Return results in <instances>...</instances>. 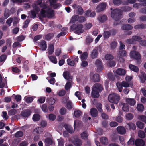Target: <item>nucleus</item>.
<instances>
[{"mask_svg":"<svg viewBox=\"0 0 146 146\" xmlns=\"http://www.w3.org/2000/svg\"><path fill=\"white\" fill-rule=\"evenodd\" d=\"M106 4L105 3H102L99 4L96 8V12H100L103 11L106 8Z\"/></svg>","mask_w":146,"mask_h":146,"instance_id":"nucleus-9","label":"nucleus"},{"mask_svg":"<svg viewBox=\"0 0 146 146\" xmlns=\"http://www.w3.org/2000/svg\"><path fill=\"white\" fill-rule=\"evenodd\" d=\"M105 58L107 60H112L114 58L113 56L110 54H107L105 55Z\"/></svg>","mask_w":146,"mask_h":146,"instance_id":"nucleus-41","label":"nucleus"},{"mask_svg":"<svg viewBox=\"0 0 146 146\" xmlns=\"http://www.w3.org/2000/svg\"><path fill=\"white\" fill-rule=\"evenodd\" d=\"M146 28V25L142 24L134 26V28L135 29H141Z\"/></svg>","mask_w":146,"mask_h":146,"instance_id":"nucleus-34","label":"nucleus"},{"mask_svg":"<svg viewBox=\"0 0 146 146\" xmlns=\"http://www.w3.org/2000/svg\"><path fill=\"white\" fill-rule=\"evenodd\" d=\"M99 92L96 90L95 88H94V89H92L91 92V96L93 98H98L99 97Z\"/></svg>","mask_w":146,"mask_h":146,"instance_id":"nucleus-13","label":"nucleus"},{"mask_svg":"<svg viewBox=\"0 0 146 146\" xmlns=\"http://www.w3.org/2000/svg\"><path fill=\"white\" fill-rule=\"evenodd\" d=\"M17 112V111L16 110L13 109L8 111V114L10 116L13 115L15 114Z\"/></svg>","mask_w":146,"mask_h":146,"instance_id":"nucleus-48","label":"nucleus"},{"mask_svg":"<svg viewBox=\"0 0 146 146\" xmlns=\"http://www.w3.org/2000/svg\"><path fill=\"white\" fill-rule=\"evenodd\" d=\"M68 64L71 66H74L75 64V63L74 60H72L71 59H68L67 60Z\"/></svg>","mask_w":146,"mask_h":146,"instance_id":"nucleus-46","label":"nucleus"},{"mask_svg":"<svg viewBox=\"0 0 146 146\" xmlns=\"http://www.w3.org/2000/svg\"><path fill=\"white\" fill-rule=\"evenodd\" d=\"M138 136L140 138H144L145 136L144 132L142 130H139L138 132Z\"/></svg>","mask_w":146,"mask_h":146,"instance_id":"nucleus-44","label":"nucleus"},{"mask_svg":"<svg viewBox=\"0 0 146 146\" xmlns=\"http://www.w3.org/2000/svg\"><path fill=\"white\" fill-rule=\"evenodd\" d=\"M78 15H76L73 16L71 19V20L70 21V23H73L76 21H78Z\"/></svg>","mask_w":146,"mask_h":146,"instance_id":"nucleus-35","label":"nucleus"},{"mask_svg":"<svg viewBox=\"0 0 146 146\" xmlns=\"http://www.w3.org/2000/svg\"><path fill=\"white\" fill-rule=\"evenodd\" d=\"M43 131V129L41 127H37L34 130V132L36 134H39L42 133Z\"/></svg>","mask_w":146,"mask_h":146,"instance_id":"nucleus-33","label":"nucleus"},{"mask_svg":"<svg viewBox=\"0 0 146 146\" xmlns=\"http://www.w3.org/2000/svg\"><path fill=\"white\" fill-rule=\"evenodd\" d=\"M144 109V106L141 104H138L137 106V109L140 112H142Z\"/></svg>","mask_w":146,"mask_h":146,"instance_id":"nucleus-40","label":"nucleus"},{"mask_svg":"<svg viewBox=\"0 0 146 146\" xmlns=\"http://www.w3.org/2000/svg\"><path fill=\"white\" fill-rule=\"evenodd\" d=\"M113 72H115V74H117L120 76L124 75L126 73L125 70L124 69L121 68H118L115 72L114 71Z\"/></svg>","mask_w":146,"mask_h":146,"instance_id":"nucleus-12","label":"nucleus"},{"mask_svg":"<svg viewBox=\"0 0 146 146\" xmlns=\"http://www.w3.org/2000/svg\"><path fill=\"white\" fill-rule=\"evenodd\" d=\"M111 16L112 18L116 21H117L122 17V12L120 9H114L111 13Z\"/></svg>","mask_w":146,"mask_h":146,"instance_id":"nucleus-2","label":"nucleus"},{"mask_svg":"<svg viewBox=\"0 0 146 146\" xmlns=\"http://www.w3.org/2000/svg\"><path fill=\"white\" fill-rule=\"evenodd\" d=\"M113 2L115 5H118L121 3L122 0H113Z\"/></svg>","mask_w":146,"mask_h":146,"instance_id":"nucleus-63","label":"nucleus"},{"mask_svg":"<svg viewBox=\"0 0 146 146\" xmlns=\"http://www.w3.org/2000/svg\"><path fill=\"white\" fill-rule=\"evenodd\" d=\"M119 54L121 56L124 57L126 55L127 52L124 50H120L119 52Z\"/></svg>","mask_w":146,"mask_h":146,"instance_id":"nucleus-52","label":"nucleus"},{"mask_svg":"<svg viewBox=\"0 0 146 146\" xmlns=\"http://www.w3.org/2000/svg\"><path fill=\"white\" fill-rule=\"evenodd\" d=\"M119 99V96L115 93L110 94L108 97V100L110 102L115 104L117 103Z\"/></svg>","mask_w":146,"mask_h":146,"instance_id":"nucleus-4","label":"nucleus"},{"mask_svg":"<svg viewBox=\"0 0 146 146\" xmlns=\"http://www.w3.org/2000/svg\"><path fill=\"white\" fill-rule=\"evenodd\" d=\"M40 118V116L38 114H35L33 117V120L34 121H37L39 120Z\"/></svg>","mask_w":146,"mask_h":146,"instance_id":"nucleus-43","label":"nucleus"},{"mask_svg":"<svg viewBox=\"0 0 146 146\" xmlns=\"http://www.w3.org/2000/svg\"><path fill=\"white\" fill-rule=\"evenodd\" d=\"M133 39H134L135 42L136 41H138L139 42L140 44L141 41H142V39L140 37L137 36H133Z\"/></svg>","mask_w":146,"mask_h":146,"instance_id":"nucleus-42","label":"nucleus"},{"mask_svg":"<svg viewBox=\"0 0 146 146\" xmlns=\"http://www.w3.org/2000/svg\"><path fill=\"white\" fill-rule=\"evenodd\" d=\"M2 116L3 118L6 120L8 119L9 118V117L7 115V112L6 111H3L2 112Z\"/></svg>","mask_w":146,"mask_h":146,"instance_id":"nucleus-53","label":"nucleus"},{"mask_svg":"<svg viewBox=\"0 0 146 146\" xmlns=\"http://www.w3.org/2000/svg\"><path fill=\"white\" fill-rule=\"evenodd\" d=\"M73 82L71 81L68 80L65 84V88L66 90H68L70 89L72 87Z\"/></svg>","mask_w":146,"mask_h":146,"instance_id":"nucleus-24","label":"nucleus"},{"mask_svg":"<svg viewBox=\"0 0 146 146\" xmlns=\"http://www.w3.org/2000/svg\"><path fill=\"white\" fill-rule=\"evenodd\" d=\"M75 146H81L82 142L81 140L78 138H74L72 141Z\"/></svg>","mask_w":146,"mask_h":146,"instance_id":"nucleus-15","label":"nucleus"},{"mask_svg":"<svg viewBox=\"0 0 146 146\" xmlns=\"http://www.w3.org/2000/svg\"><path fill=\"white\" fill-rule=\"evenodd\" d=\"M94 88H95L96 90L100 92L103 90V87L102 85L99 83H96L94 84L92 88L94 89Z\"/></svg>","mask_w":146,"mask_h":146,"instance_id":"nucleus-17","label":"nucleus"},{"mask_svg":"<svg viewBox=\"0 0 146 146\" xmlns=\"http://www.w3.org/2000/svg\"><path fill=\"white\" fill-rule=\"evenodd\" d=\"M100 141L102 144L105 145H107L108 143V141L107 138L103 137L100 138Z\"/></svg>","mask_w":146,"mask_h":146,"instance_id":"nucleus-21","label":"nucleus"},{"mask_svg":"<svg viewBox=\"0 0 146 146\" xmlns=\"http://www.w3.org/2000/svg\"><path fill=\"white\" fill-rule=\"evenodd\" d=\"M54 36V34L52 33H50L45 36V39L47 40H49Z\"/></svg>","mask_w":146,"mask_h":146,"instance_id":"nucleus-38","label":"nucleus"},{"mask_svg":"<svg viewBox=\"0 0 146 146\" xmlns=\"http://www.w3.org/2000/svg\"><path fill=\"white\" fill-rule=\"evenodd\" d=\"M130 56L131 57L136 60L140 59L141 58L139 53L135 50L132 51L130 52Z\"/></svg>","mask_w":146,"mask_h":146,"instance_id":"nucleus-6","label":"nucleus"},{"mask_svg":"<svg viewBox=\"0 0 146 146\" xmlns=\"http://www.w3.org/2000/svg\"><path fill=\"white\" fill-rule=\"evenodd\" d=\"M98 19L100 22L103 23L107 20V18L106 15H102L98 17Z\"/></svg>","mask_w":146,"mask_h":146,"instance_id":"nucleus-28","label":"nucleus"},{"mask_svg":"<svg viewBox=\"0 0 146 146\" xmlns=\"http://www.w3.org/2000/svg\"><path fill=\"white\" fill-rule=\"evenodd\" d=\"M66 112V110L64 108H62L60 110V113L62 115H65Z\"/></svg>","mask_w":146,"mask_h":146,"instance_id":"nucleus-56","label":"nucleus"},{"mask_svg":"<svg viewBox=\"0 0 146 146\" xmlns=\"http://www.w3.org/2000/svg\"><path fill=\"white\" fill-rule=\"evenodd\" d=\"M29 62L27 60L25 62L23 63V68L26 70H28V67L29 66Z\"/></svg>","mask_w":146,"mask_h":146,"instance_id":"nucleus-45","label":"nucleus"},{"mask_svg":"<svg viewBox=\"0 0 146 146\" xmlns=\"http://www.w3.org/2000/svg\"><path fill=\"white\" fill-rule=\"evenodd\" d=\"M98 52L97 48H95L93 50L90 54V56L92 59H94L97 57Z\"/></svg>","mask_w":146,"mask_h":146,"instance_id":"nucleus-19","label":"nucleus"},{"mask_svg":"<svg viewBox=\"0 0 146 146\" xmlns=\"http://www.w3.org/2000/svg\"><path fill=\"white\" fill-rule=\"evenodd\" d=\"M111 35L110 32L109 31H105L103 34V36L104 39L108 38Z\"/></svg>","mask_w":146,"mask_h":146,"instance_id":"nucleus-37","label":"nucleus"},{"mask_svg":"<svg viewBox=\"0 0 146 146\" xmlns=\"http://www.w3.org/2000/svg\"><path fill=\"white\" fill-rule=\"evenodd\" d=\"M126 42L128 44H134L135 43L134 39H133V36L132 37V38L127 39L126 41Z\"/></svg>","mask_w":146,"mask_h":146,"instance_id":"nucleus-51","label":"nucleus"},{"mask_svg":"<svg viewBox=\"0 0 146 146\" xmlns=\"http://www.w3.org/2000/svg\"><path fill=\"white\" fill-rule=\"evenodd\" d=\"M140 120L146 123V116L145 115H141L139 116Z\"/></svg>","mask_w":146,"mask_h":146,"instance_id":"nucleus-61","label":"nucleus"},{"mask_svg":"<svg viewBox=\"0 0 146 146\" xmlns=\"http://www.w3.org/2000/svg\"><path fill=\"white\" fill-rule=\"evenodd\" d=\"M122 29L124 30H129L132 29L133 27L129 24H124L122 26Z\"/></svg>","mask_w":146,"mask_h":146,"instance_id":"nucleus-27","label":"nucleus"},{"mask_svg":"<svg viewBox=\"0 0 146 146\" xmlns=\"http://www.w3.org/2000/svg\"><path fill=\"white\" fill-rule=\"evenodd\" d=\"M129 67L130 70L135 72H138L139 71V68L137 66L132 64H130Z\"/></svg>","mask_w":146,"mask_h":146,"instance_id":"nucleus-25","label":"nucleus"},{"mask_svg":"<svg viewBox=\"0 0 146 146\" xmlns=\"http://www.w3.org/2000/svg\"><path fill=\"white\" fill-rule=\"evenodd\" d=\"M95 64L97 67V72H100L101 71L103 68L102 61L99 59H97L95 62Z\"/></svg>","mask_w":146,"mask_h":146,"instance_id":"nucleus-7","label":"nucleus"},{"mask_svg":"<svg viewBox=\"0 0 146 146\" xmlns=\"http://www.w3.org/2000/svg\"><path fill=\"white\" fill-rule=\"evenodd\" d=\"M90 81L94 82H99L100 80L99 75L98 74H94L91 72L90 74Z\"/></svg>","mask_w":146,"mask_h":146,"instance_id":"nucleus-5","label":"nucleus"},{"mask_svg":"<svg viewBox=\"0 0 146 146\" xmlns=\"http://www.w3.org/2000/svg\"><path fill=\"white\" fill-rule=\"evenodd\" d=\"M88 54L86 52H84L80 56V59L82 61L86 60L88 57Z\"/></svg>","mask_w":146,"mask_h":146,"instance_id":"nucleus-39","label":"nucleus"},{"mask_svg":"<svg viewBox=\"0 0 146 146\" xmlns=\"http://www.w3.org/2000/svg\"><path fill=\"white\" fill-rule=\"evenodd\" d=\"M23 133L21 131L17 132L15 134L16 137H22L23 135Z\"/></svg>","mask_w":146,"mask_h":146,"instance_id":"nucleus-49","label":"nucleus"},{"mask_svg":"<svg viewBox=\"0 0 146 146\" xmlns=\"http://www.w3.org/2000/svg\"><path fill=\"white\" fill-rule=\"evenodd\" d=\"M7 56L5 55H2L0 56V62L5 61L7 58Z\"/></svg>","mask_w":146,"mask_h":146,"instance_id":"nucleus-62","label":"nucleus"},{"mask_svg":"<svg viewBox=\"0 0 146 146\" xmlns=\"http://www.w3.org/2000/svg\"><path fill=\"white\" fill-rule=\"evenodd\" d=\"M63 76L64 78L68 81L71 80L73 78V77L71 75L70 72L68 71L64 72L63 74Z\"/></svg>","mask_w":146,"mask_h":146,"instance_id":"nucleus-10","label":"nucleus"},{"mask_svg":"<svg viewBox=\"0 0 146 146\" xmlns=\"http://www.w3.org/2000/svg\"><path fill=\"white\" fill-rule=\"evenodd\" d=\"M82 113L81 111L80 110H77L75 111L73 115V117H75L78 118L80 117L82 115Z\"/></svg>","mask_w":146,"mask_h":146,"instance_id":"nucleus-32","label":"nucleus"},{"mask_svg":"<svg viewBox=\"0 0 146 146\" xmlns=\"http://www.w3.org/2000/svg\"><path fill=\"white\" fill-rule=\"evenodd\" d=\"M11 13L9 10L7 9H5L4 13V18L6 19L8 18L10 15Z\"/></svg>","mask_w":146,"mask_h":146,"instance_id":"nucleus-30","label":"nucleus"},{"mask_svg":"<svg viewBox=\"0 0 146 146\" xmlns=\"http://www.w3.org/2000/svg\"><path fill=\"white\" fill-rule=\"evenodd\" d=\"M136 125L137 127L141 129L143 128L144 126V123L140 121L137 122L136 123Z\"/></svg>","mask_w":146,"mask_h":146,"instance_id":"nucleus-47","label":"nucleus"},{"mask_svg":"<svg viewBox=\"0 0 146 146\" xmlns=\"http://www.w3.org/2000/svg\"><path fill=\"white\" fill-rule=\"evenodd\" d=\"M141 82L142 83L145 82L146 80V74L143 72L141 73V74L139 76Z\"/></svg>","mask_w":146,"mask_h":146,"instance_id":"nucleus-22","label":"nucleus"},{"mask_svg":"<svg viewBox=\"0 0 146 146\" xmlns=\"http://www.w3.org/2000/svg\"><path fill=\"white\" fill-rule=\"evenodd\" d=\"M90 112L91 115L94 117H96L98 115V111L96 109L94 108L91 109Z\"/></svg>","mask_w":146,"mask_h":146,"instance_id":"nucleus-23","label":"nucleus"},{"mask_svg":"<svg viewBox=\"0 0 146 146\" xmlns=\"http://www.w3.org/2000/svg\"><path fill=\"white\" fill-rule=\"evenodd\" d=\"M126 101L131 106H134L136 103L135 100L133 98H127L126 99Z\"/></svg>","mask_w":146,"mask_h":146,"instance_id":"nucleus-20","label":"nucleus"},{"mask_svg":"<svg viewBox=\"0 0 146 146\" xmlns=\"http://www.w3.org/2000/svg\"><path fill=\"white\" fill-rule=\"evenodd\" d=\"M83 25L82 24L76 25L73 24L70 27L71 30L74 31L75 33L77 34L83 33L84 30L83 29Z\"/></svg>","mask_w":146,"mask_h":146,"instance_id":"nucleus-3","label":"nucleus"},{"mask_svg":"<svg viewBox=\"0 0 146 146\" xmlns=\"http://www.w3.org/2000/svg\"><path fill=\"white\" fill-rule=\"evenodd\" d=\"M48 53L49 55L52 54L54 52V45L53 44H50L48 49Z\"/></svg>","mask_w":146,"mask_h":146,"instance_id":"nucleus-26","label":"nucleus"},{"mask_svg":"<svg viewBox=\"0 0 146 146\" xmlns=\"http://www.w3.org/2000/svg\"><path fill=\"white\" fill-rule=\"evenodd\" d=\"M13 17H10L8 18L6 21V23L8 24L9 27L11 25V24L13 22Z\"/></svg>","mask_w":146,"mask_h":146,"instance_id":"nucleus-54","label":"nucleus"},{"mask_svg":"<svg viewBox=\"0 0 146 146\" xmlns=\"http://www.w3.org/2000/svg\"><path fill=\"white\" fill-rule=\"evenodd\" d=\"M83 12L84 10L82 7H79L77 10L78 14L81 15L83 14Z\"/></svg>","mask_w":146,"mask_h":146,"instance_id":"nucleus-58","label":"nucleus"},{"mask_svg":"<svg viewBox=\"0 0 146 146\" xmlns=\"http://www.w3.org/2000/svg\"><path fill=\"white\" fill-rule=\"evenodd\" d=\"M42 110L44 112H47L48 111L47 106L45 104L42 105L41 107Z\"/></svg>","mask_w":146,"mask_h":146,"instance_id":"nucleus-60","label":"nucleus"},{"mask_svg":"<svg viewBox=\"0 0 146 146\" xmlns=\"http://www.w3.org/2000/svg\"><path fill=\"white\" fill-rule=\"evenodd\" d=\"M86 20L85 18L83 16H78V22L79 23H83Z\"/></svg>","mask_w":146,"mask_h":146,"instance_id":"nucleus-50","label":"nucleus"},{"mask_svg":"<svg viewBox=\"0 0 146 146\" xmlns=\"http://www.w3.org/2000/svg\"><path fill=\"white\" fill-rule=\"evenodd\" d=\"M108 78L112 81H114L115 80V77L113 74L111 73H109L108 74Z\"/></svg>","mask_w":146,"mask_h":146,"instance_id":"nucleus-59","label":"nucleus"},{"mask_svg":"<svg viewBox=\"0 0 146 146\" xmlns=\"http://www.w3.org/2000/svg\"><path fill=\"white\" fill-rule=\"evenodd\" d=\"M135 143L136 146H144V141L141 139H138L135 140Z\"/></svg>","mask_w":146,"mask_h":146,"instance_id":"nucleus-18","label":"nucleus"},{"mask_svg":"<svg viewBox=\"0 0 146 146\" xmlns=\"http://www.w3.org/2000/svg\"><path fill=\"white\" fill-rule=\"evenodd\" d=\"M43 3L41 5V7L43 9H46V11L42 9L41 11V15L43 17H47L48 18H53L55 16L54 11L51 9L48 3Z\"/></svg>","mask_w":146,"mask_h":146,"instance_id":"nucleus-1","label":"nucleus"},{"mask_svg":"<svg viewBox=\"0 0 146 146\" xmlns=\"http://www.w3.org/2000/svg\"><path fill=\"white\" fill-rule=\"evenodd\" d=\"M38 46L40 47V49L42 51H45L46 49V41L44 40H41Z\"/></svg>","mask_w":146,"mask_h":146,"instance_id":"nucleus-14","label":"nucleus"},{"mask_svg":"<svg viewBox=\"0 0 146 146\" xmlns=\"http://www.w3.org/2000/svg\"><path fill=\"white\" fill-rule=\"evenodd\" d=\"M128 127H129L130 130H134L136 129V127L135 124L132 123H129L127 124Z\"/></svg>","mask_w":146,"mask_h":146,"instance_id":"nucleus-36","label":"nucleus"},{"mask_svg":"<svg viewBox=\"0 0 146 146\" xmlns=\"http://www.w3.org/2000/svg\"><path fill=\"white\" fill-rule=\"evenodd\" d=\"M58 142V146H64V141L62 139H57Z\"/></svg>","mask_w":146,"mask_h":146,"instance_id":"nucleus-57","label":"nucleus"},{"mask_svg":"<svg viewBox=\"0 0 146 146\" xmlns=\"http://www.w3.org/2000/svg\"><path fill=\"white\" fill-rule=\"evenodd\" d=\"M117 45V42L115 41H113L110 44V46L111 48L112 49H114L115 48Z\"/></svg>","mask_w":146,"mask_h":146,"instance_id":"nucleus-55","label":"nucleus"},{"mask_svg":"<svg viewBox=\"0 0 146 146\" xmlns=\"http://www.w3.org/2000/svg\"><path fill=\"white\" fill-rule=\"evenodd\" d=\"M50 60L54 64H56L57 63V59L55 56H48Z\"/></svg>","mask_w":146,"mask_h":146,"instance_id":"nucleus-31","label":"nucleus"},{"mask_svg":"<svg viewBox=\"0 0 146 146\" xmlns=\"http://www.w3.org/2000/svg\"><path fill=\"white\" fill-rule=\"evenodd\" d=\"M45 142L50 145H52V141L51 139L49 138H47L45 139Z\"/></svg>","mask_w":146,"mask_h":146,"instance_id":"nucleus-64","label":"nucleus"},{"mask_svg":"<svg viewBox=\"0 0 146 146\" xmlns=\"http://www.w3.org/2000/svg\"><path fill=\"white\" fill-rule=\"evenodd\" d=\"M31 113V110L27 109L22 111L21 113V115L23 117L25 118L30 116Z\"/></svg>","mask_w":146,"mask_h":146,"instance_id":"nucleus-11","label":"nucleus"},{"mask_svg":"<svg viewBox=\"0 0 146 146\" xmlns=\"http://www.w3.org/2000/svg\"><path fill=\"white\" fill-rule=\"evenodd\" d=\"M117 130L118 133L120 134H124L126 133V131L125 128L122 126H118L117 128Z\"/></svg>","mask_w":146,"mask_h":146,"instance_id":"nucleus-16","label":"nucleus"},{"mask_svg":"<svg viewBox=\"0 0 146 146\" xmlns=\"http://www.w3.org/2000/svg\"><path fill=\"white\" fill-rule=\"evenodd\" d=\"M49 1H47L46 3H48L49 5L52 6L54 9H57L60 7L61 5L60 3H56V1L55 0H49Z\"/></svg>","mask_w":146,"mask_h":146,"instance_id":"nucleus-8","label":"nucleus"},{"mask_svg":"<svg viewBox=\"0 0 146 146\" xmlns=\"http://www.w3.org/2000/svg\"><path fill=\"white\" fill-rule=\"evenodd\" d=\"M64 126L65 129L69 133H72L74 132V130L72 127L66 124L64 125Z\"/></svg>","mask_w":146,"mask_h":146,"instance_id":"nucleus-29","label":"nucleus"}]
</instances>
